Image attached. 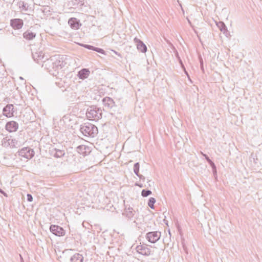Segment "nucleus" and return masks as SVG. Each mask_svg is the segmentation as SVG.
Masks as SVG:
<instances>
[{
	"label": "nucleus",
	"instance_id": "obj_1",
	"mask_svg": "<svg viewBox=\"0 0 262 262\" xmlns=\"http://www.w3.org/2000/svg\"><path fill=\"white\" fill-rule=\"evenodd\" d=\"M63 61L60 58V56L55 55L46 58L43 61L41 67L47 70L52 75H55L59 68L63 66Z\"/></svg>",
	"mask_w": 262,
	"mask_h": 262
},
{
	"label": "nucleus",
	"instance_id": "obj_2",
	"mask_svg": "<svg viewBox=\"0 0 262 262\" xmlns=\"http://www.w3.org/2000/svg\"><path fill=\"white\" fill-rule=\"evenodd\" d=\"M102 111L96 106H90L86 111V116L89 120L97 121L102 118Z\"/></svg>",
	"mask_w": 262,
	"mask_h": 262
},
{
	"label": "nucleus",
	"instance_id": "obj_3",
	"mask_svg": "<svg viewBox=\"0 0 262 262\" xmlns=\"http://www.w3.org/2000/svg\"><path fill=\"white\" fill-rule=\"evenodd\" d=\"M80 131L85 136L95 137L98 132L97 127L90 123H85L81 125Z\"/></svg>",
	"mask_w": 262,
	"mask_h": 262
},
{
	"label": "nucleus",
	"instance_id": "obj_4",
	"mask_svg": "<svg viewBox=\"0 0 262 262\" xmlns=\"http://www.w3.org/2000/svg\"><path fill=\"white\" fill-rule=\"evenodd\" d=\"M18 155L26 159H30L34 156V151L29 147H24L18 151Z\"/></svg>",
	"mask_w": 262,
	"mask_h": 262
},
{
	"label": "nucleus",
	"instance_id": "obj_5",
	"mask_svg": "<svg viewBox=\"0 0 262 262\" xmlns=\"http://www.w3.org/2000/svg\"><path fill=\"white\" fill-rule=\"evenodd\" d=\"M32 57L34 61L37 63L40 64L43 63V61L47 58V56L41 50L36 51L35 52H32Z\"/></svg>",
	"mask_w": 262,
	"mask_h": 262
},
{
	"label": "nucleus",
	"instance_id": "obj_6",
	"mask_svg": "<svg viewBox=\"0 0 262 262\" xmlns=\"http://www.w3.org/2000/svg\"><path fill=\"white\" fill-rule=\"evenodd\" d=\"M161 237V232L159 231L149 232L146 234V238L148 242L151 243L157 242Z\"/></svg>",
	"mask_w": 262,
	"mask_h": 262
},
{
	"label": "nucleus",
	"instance_id": "obj_7",
	"mask_svg": "<svg viewBox=\"0 0 262 262\" xmlns=\"http://www.w3.org/2000/svg\"><path fill=\"white\" fill-rule=\"evenodd\" d=\"M50 231L54 235L58 236H63L65 234V231L64 229L56 225H52L50 227Z\"/></svg>",
	"mask_w": 262,
	"mask_h": 262
},
{
	"label": "nucleus",
	"instance_id": "obj_8",
	"mask_svg": "<svg viewBox=\"0 0 262 262\" xmlns=\"http://www.w3.org/2000/svg\"><path fill=\"white\" fill-rule=\"evenodd\" d=\"M14 106L13 104H7L3 110V115L7 117H11L14 116Z\"/></svg>",
	"mask_w": 262,
	"mask_h": 262
},
{
	"label": "nucleus",
	"instance_id": "obj_9",
	"mask_svg": "<svg viewBox=\"0 0 262 262\" xmlns=\"http://www.w3.org/2000/svg\"><path fill=\"white\" fill-rule=\"evenodd\" d=\"M24 25L23 20L20 18H14L10 20L11 26L15 30L20 29Z\"/></svg>",
	"mask_w": 262,
	"mask_h": 262
},
{
	"label": "nucleus",
	"instance_id": "obj_10",
	"mask_svg": "<svg viewBox=\"0 0 262 262\" xmlns=\"http://www.w3.org/2000/svg\"><path fill=\"white\" fill-rule=\"evenodd\" d=\"M136 249L137 252L142 255L148 256L150 254V249L146 246L141 245H138L136 247Z\"/></svg>",
	"mask_w": 262,
	"mask_h": 262
},
{
	"label": "nucleus",
	"instance_id": "obj_11",
	"mask_svg": "<svg viewBox=\"0 0 262 262\" xmlns=\"http://www.w3.org/2000/svg\"><path fill=\"white\" fill-rule=\"evenodd\" d=\"M134 41L136 43L137 49L142 53H145L147 51V47L146 45L139 39L135 37Z\"/></svg>",
	"mask_w": 262,
	"mask_h": 262
},
{
	"label": "nucleus",
	"instance_id": "obj_12",
	"mask_svg": "<svg viewBox=\"0 0 262 262\" xmlns=\"http://www.w3.org/2000/svg\"><path fill=\"white\" fill-rule=\"evenodd\" d=\"M18 127V124L15 121H10L7 123L6 125V129L9 132H15Z\"/></svg>",
	"mask_w": 262,
	"mask_h": 262
},
{
	"label": "nucleus",
	"instance_id": "obj_13",
	"mask_svg": "<svg viewBox=\"0 0 262 262\" xmlns=\"http://www.w3.org/2000/svg\"><path fill=\"white\" fill-rule=\"evenodd\" d=\"M68 24L71 28L75 30L79 29L80 26H81L79 21L76 18L74 17L71 18L69 19Z\"/></svg>",
	"mask_w": 262,
	"mask_h": 262
},
{
	"label": "nucleus",
	"instance_id": "obj_14",
	"mask_svg": "<svg viewBox=\"0 0 262 262\" xmlns=\"http://www.w3.org/2000/svg\"><path fill=\"white\" fill-rule=\"evenodd\" d=\"M102 101L104 105L108 108H112L114 106V100L110 97H106L104 98Z\"/></svg>",
	"mask_w": 262,
	"mask_h": 262
},
{
	"label": "nucleus",
	"instance_id": "obj_15",
	"mask_svg": "<svg viewBox=\"0 0 262 262\" xmlns=\"http://www.w3.org/2000/svg\"><path fill=\"white\" fill-rule=\"evenodd\" d=\"M70 262H83V256L79 253H75L70 259Z\"/></svg>",
	"mask_w": 262,
	"mask_h": 262
},
{
	"label": "nucleus",
	"instance_id": "obj_16",
	"mask_svg": "<svg viewBox=\"0 0 262 262\" xmlns=\"http://www.w3.org/2000/svg\"><path fill=\"white\" fill-rule=\"evenodd\" d=\"M90 74V71L87 69H83L78 73V76L80 79H84L88 77Z\"/></svg>",
	"mask_w": 262,
	"mask_h": 262
},
{
	"label": "nucleus",
	"instance_id": "obj_17",
	"mask_svg": "<svg viewBox=\"0 0 262 262\" xmlns=\"http://www.w3.org/2000/svg\"><path fill=\"white\" fill-rule=\"evenodd\" d=\"M36 36V34L30 31H27L23 33V37L27 40H32Z\"/></svg>",
	"mask_w": 262,
	"mask_h": 262
},
{
	"label": "nucleus",
	"instance_id": "obj_18",
	"mask_svg": "<svg viewBox=\"0 0 262 262\" xmlns=\"http://www.w3.org/2000/svg\"><path fill=\"white\" fill-rule=\"evenodd\" d=\"M82 46L88 49L92 50L101 54H104V51L102 49L96 48L89 45H82Z\"/></svg>",
	"mask_w": 262,
	"mask_h": 262
},
{
	"label": "nucleus",
	"instance_id": "obj_19",
	"mask_svg": "<svg viewBox=\"0 0 262 262\" xmlns=\"http://www.w3.org/2000/svg\"><path fill=\"white\" fill-rule=\"evenodd\" d=\"M52 153H53L54 157H56V158H60V157H62L63 156H64V155L65 154L64 151L63 150H60V149H57L56 148H55L52 151Z\"/></svg>",
	"mask_w": 262,
	"mask_h": 262
},
{
	"label": "nucleus",
	"instance_id": "obj_20",
	"mask_svg": "<svg viewBox=\"0 0 262 262\" xmlns=\"http://www.w3.org/2000/svg\"><path fill=\"white\" fill-rule=\"evenodd\" d=\"M217 25L219 28L220 29V30H221V31H222L224 34L226 35V34L228 32V30H227V28L226 26L225 25V24L222 21H220L217 24Z\"/></svg>",
	"mask_w": 262,
	"mask_h": 262
},
{
	"label": "nucleus",
	"instance_id": "obj_21",
	"mask_svg": "<svg viewBox=\"0 0 262 262\" xmlns=\"http://www.w3.org/2000/svg\"><path fill=\"white\" fill-rule=\"evenodd\" d=\"M132 210V208H129L127 209H126L123 214H125L128 218L130 219L134 215V213Z\"/></svg>",
	"mask_w": 262,
	"mask_h": 262
},
{
	"label": "nucleus",
	"instance_id": "obj_22",
	"mask_svg": "<svg viewBox=\"0 0 262 262\" xmlns=\"http://www.w3.org/2000/svg\"><path fill=\"white\" fill-rule=\"evenodd\" d=\"M156 202V199L154 198H150L148 202V205L151 209H154V204Z\"/></svg>",
	"mask_w": 262,
	"mask_h": 262
},
{
	"label": "nucleus",
	"instance_id": "obj_23",
	"mask_svg": "<svg viewBox=\"0 0 262 262\" xmlns=\"http://www.w3.org/2000/svg\"><path fill=\"white\" fill-rule=\"evenodd\" d=\"M19 7L20 8H22L24 10H27L28 6L27 3H25L24 2L20 1L18 3Z\"/></svg>",
	"mask_w": 262,
	"mask_h": 262
},
{
	"label": "nucleus",
	"instance_id": "obj_24",
	"mask_svg": "<svg viewBox=\"0 0 262 262\" xmlns=\"http://www.w3.org/2000/svg\"><path fill=\"white\" fill-rule=\"evenodd\" d=\"M151 194V191L149 190L143 189L141 192V195L143 197H146Z\"/></svg>",
	"mask_w": 262,
	"mask_h": 262
},
{
	"label": "nucleus",
	"instance_id": "obj_25",
	"mask_svg": "<svg viewBox=\"0 0 262 262\" xmlns=\"http://www.w3.org/2000/svg\"><path fill=\"white\" fill-rule=\"evenodd\" d=\"M140 165L138 162L136 163L134 166V171L136 175L139 173Z\"/></svg>",
	"mask_w": 262,
	"mask_h": 262
},
{
	"label": "nucleus",
	"instance_id": "obj_26",
	"mask_svg": "<svg viewBox=\"0 0 262 262\" xmlns=\"http://www.w3.org/2000/svg\"><path fill=\"white\" fill-rule=\"evenodd\" d=\"M180 63H181V64L182 66V67L184 69V72H185V74L187 75V76H188V78H189V75H188L187 72L186 71L185 68L184 67V66L183 65L181 60H180Z\"/></svg>",
	"mask_w": 262,
	"mask_h": 262
},
{
	"label": "nucleus",
	"instance_id": "obj_27",
	"mask_svg": "<svg viewBox=\"0 0 262 262\" xmlns=\"http://www.w3.org/2000/svg\"><path fill=\"white\" fill-rule=\"evenodd\" d=\"M27 197L28 201H29V202H32V201L33 197H32L31 194H28L27 195Z\"/></svg>",
	"mask_w": 262,
	"mask_h": 262
},
{
	"label": "nucleus",
	"instance_id": "obj_28",
	"mask_svg": "<svg viewBox=\"0 0 262 262\" xmlns=\"http://www.w3.org/2000/svg\"><path fill=\"white\" fill-rule=\"evenodd\" d=\"M209 164L212 168L213 171L216 172V166H215L214 163L213 162H212V163H210Z\"/></svg>",
	"mask_w": 262,
	"mask_h": 262
},
{
	"label": "nucleus",
	"instance_id": "obj_29",
	"mask_svg": "<svg viewBox=\"0 0 262 262\" xmlns=\"http://www.w3.org/2000/svg\"><path fill=\"white\" fill-rule=\"evenodd\" d=\"M200 153H201V155H202L205 157L206 160H207L209 158L207 155H206V154H204L203 152L201 151Z\"/></svg>",
	"mask_w": 262,
	"mask_h": 262
},
{
	"label": "nucleus",
	"instance_id": "obj_30",
	"mask_svg": "<svg viewBox=\"0 0 262 262\" xmlns=\"http://www.w3.org/2000/svg\"><path fill=\"white\" fill-rule=\"evenodd\" d=\"M140 179H143V180H144L145 179V177L143 176V175H141V174H140L139 173L138 174V175H137Z\"/></svg>",
	"mask_w": 262,
	"mask_h": 262
},
{
	"label": "nucleus",
	"instance_id": "obj_31",
	"mask_svg": "<svg viewBox=\"0 0 262 262\" xmlns=\"http://www.w3.org/2000/svg\"><path fill=\"white\" fill-rule=\"evenodd\" d=\"M0 192L2 194H3L5 196H7V194L0 188Z\"/></svg>",
	"mask_w": 262,
	"mask_h": 262
},
{
	"label": "nucleus",
	"instance_id": "obj_32",
	"mask_svg": "<svg viewBox=\"0 0 262 262\" xmlns=\"http://www.w3.org/2000/svg\"><path fill=\"white\" fill-rule=\"evenodd\" d=\"M207 160V161L209 163H212V161H211L209 158V159H207V160Z\"/></svg>",
	"mask_w": 262,
	"mask_h": 262
},
{
	"label": "nucleus",
	"instance_id": "obj_33",
	"mask_svg": "<svg viewBox=\"0 0 262 262\" xmlns=\"http://www.w3.org/2000/svg\"><path fill=\"white\" fill-rule=\"evenodd\" d=\"M207 160V161L209 163H212V161H211L209 158V159H207V160Z\"/></svg>",
	"mask_w": 262,
	"mask_h": 262
},
{
	"label": "nucleus",
	"instance_id": "obj_34",
	"mask_svg": "<svg viewBox=\"0 0 262 262\" xmlns=\"http://www.w3.org/2000/svg\"><path fill=\"white\" fill-rule=\"evenodd\" d=\"M187 20H188V21L189 24L190 25H191V22H190V21L189 20V19L187 18Z\"/></svg>",
	"mask_w": 262,
	"mask_h": 262
}]
</instances>
